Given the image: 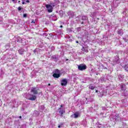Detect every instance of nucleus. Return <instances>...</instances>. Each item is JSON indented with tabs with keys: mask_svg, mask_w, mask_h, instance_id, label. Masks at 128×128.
<instances>
[{
	"mask_svg": "<svg viewBox=\"0 0 128 128\" xmlns=\"http://www.w3.org/2000/svg\"><path fill=\"white\" fill-rule=\"evenodd\" d=\"M54 72L52 76L54 78H58L60 77V71L58 69L54 70Z\"/></svg>",
	"mask_w": 128,
	"mask_h": 128,
	"instance_id": "nucleus-1",
	"label": "nucleus"
},
{
	"mask_svg": "<svg viewBox=\"0 0 128 128\" xmlns=\"http://www.w3.org/2000/svg\"><path fill=\"white\" fill-rule=\"evenodd\" d=\"M58 128H60V126L59 125V126H58Z\"/></svg>",
	"mask_w": 128,
	"mask_h": 128,
	"instance_id": "nucleus-38",
	"label": "nucleus"
},
{
	"mask_svg": "<svg viewBox=\"0 0 128 128\" xmlns=\"http://www.w3.org/2000/svg\"><path fill=\"white\" fill-rule=\"evenodd\" d=\"M36 50H34V54H36Z\"/></svg>",
	"mask_w": 128,
	"mask_h": 128,
	"instance_id": "nucleus-31",
	"label": "nucleus"
},
{
	"mask_svg": "<svg viewBox=\"0 0 128 128\" xmlns=\"http://www.w3.org/2000/svg\"><path fill=\"white\" fill-rule=\"evenodd\" d=\"M46 6L47 8V10H48V12H52V10H53L52 6L51 5H50V4H46Z\"/></svg>",
	"mask_w": 128,
	"mask_h": 128,
	"instance_id": "nucleus-6",
	"label": "nucleus"
},
{
	"mask_svg": "<svg viewBox=\"0 0 128 128\" xmlns=\"http://www.w3.org/2000/svg\"><path fill=\"white\" fill-rule=\"evenodd\" d=\"M96 92H98V90H96Z\"/></svg>",
	"mask_w": 128,
	"mask_h": 128,
	"instance_id": "nucleus-40",
	"label": "nucleus"
},
{
	"mask_svg": "<svg viewBox=\"0 0 128 128\" xmlns=\"http://www.w3.org/2000/svg\"><path fill=\"white\" fill-rule=\"evenodd\" d=\"M60 28H62V26H60Z\"/></svg>",
	"mask_w": 128,
	"mask_h": 128,
	"instance_id": "nucleus-39",
	"label": "nucleus"
},
{
	"mask_svg": "<svg viewBox=\"0 0 128 128\" xmlns=\"http://www.w3.org/2000/svg\"><path fill=\"white\" fill-rule=\"evenodd\" d=\"M94 86H89V88L90 89V90H94Z\"/></svg>",
	"mask_w": 128,
	"mask_h": 128,
	"instance_id": "nucleus-24",
	"label": "nucleus"
},
{
	"mask_svg": "<svg viewBox=\"0 0 128 128\" xmlns=\"http://www.w3.org/2000/svg\"><path fill=\"white\" fill-rule=\"evenodd\" d=\"M98 96H100V98H102V96H104V94L102 93H98Z\"/></svg>",
	"mask_w": 128,
	"mask_h": 128,
	"instance_id": "nucleus-23",
	"label": "nucleus"
},
{
	"mask_svg": "<svg viewBox=\"0 0 128 128\" xmlns=\"http://www.w3.org/2000/svg\"><path fill=\"white\" fill-rule=\"evenodd\" d=\"M36 96L34 94H29L27 96V99H28L29 100H36Z\"/></svg>",
	"mask_w": 128,
	"mask_h": 128,
	"instance_id": "nucleus-3",
	"label": "nucleus"
},
{
	"mask_svg": "<svg viewBox=\"0 0 128 128\" xmlns=\"http://www.w3.org/2000/svg\"><path fill=\"white\" fill-rule=\"evenodd\" d=\"M78 69L79 70H86V66L80 64L78 66Z\"/></svg>",
	"mask_w": 128,
	"mask_h": 128,
	"instance_id": "nucleus-4",
	"label": "nucleus"
},
{
	"mask_svg": "<svg viewBox=\"0 0 128 128\" xmlns=\"http://www.w3.org/2000/svg\"><path fill=\"white\" fill-rule=\"evenodd\" d=\"M123 40H124V42H128V40H126V38H123Z\"/></svg>",
	"mask_w": 128,
	"mask_h": 128,
	"instance_id": "nucleus-29",
	"label": "nucleus"
},
{
	"mask_svg": "<svg viewBox=\"0 0 128 128\" xmlns=\"http://www.w3.org/2000/svg\"><path fill=\"white\" fill-rule=\"evenodd\" d=\"M0 22H2V20H0Z\"/></svg>",
	"mask_w": 128,
	"mask_h": 128,
	"instance_id": "nucleus-41",
	"label": "nucleus"
},
{
	"mask_svg": "<svg viewBox=\"0 0 128 128\" xmlns=\"http://www.w3.org/2000/svg\"><path fill=\"white\" fill-rule=\"evenodd\" d=\"M60 82H61V85L62 86H66L68 84V79L64 78L60 80Z\"/></svg>",
	"mask_w": 128,
	"mask_h": 128,
	"instance_id": "nucleus-5",
	"label": "nucleus"
},
{
	"mask_svg": "<svg viewBox=\"0 0 128 128\" xmlns=\"http://www.w3.org/2000/svg\"><path fill=\"white\" fill-rule=\"evenodd\" d=\"M26 2H30V1L28 0H23L22 4H26Z\"/></svg>",
	"mask_w": 128,
	"mask_h": 128,
	"instance_id": "nucleus-19",
	"label": "nucleus"
},
{
	"mask_svg": "<svg viewBox=\"0 0 128 128\" xmlns=\"http://www.w3.org/2000/svg\"><path fill=\"white\" fill-rule=\"evenodd\" d=\"M118 80H124V75H122L120 74L118 76Z\"/></svg>",
	"mask_w": 128,
	"mask_h": 128,
	"instance_id": "nucleus-13",
	"label": "nucleus"
},
{
	"mask_svg": "<svg viewBox=\"0 0 128 128\" xmlns=\"http://www.w3.org/2000/svg\"><path fill=\"white\" fill-rule=\"evenodd\" d=\"M82 50L83 52H88V50L87 48H85L84 47H83L82 48Z\"/></svg>",
	"mask_w": 128,
	"mask_h": 128,
	"instance_id": "nucleus-17",
	"label": "nucleus"
},
{
	"mask_svg": "<svg viewBox=\"0 0 128 128\" xmlns=\"http://www.w3.org/2000/svg\"><path fill=\"white\" fill-rule=\"evenodd\" d=\"M48 86H50V84H48Z\"/></svg>",
	"mask_w": 128,
	"mask_h": 128,
	"instance_id": "nucleus-35",
	"label": "nucleus"
},
{
	"mask_svg": "<svg viewBox=\"0 0 128 128\" xmlns=\"http://www.w3.org/2000/svg\"><path fill=\"white\" fill-rule=\"evenodd\" d=\"M32 24H35L36 23V21H34V20H32L31 22Z\"/></svg>",
	"mask_w": 128,
	"mask_h": 128,
	"instance_id": "nucleus-28",
	"label": "nucleus"
},
{
	"mask_svg": "<svg viewBox=\"0 0 128 128\" xmlns=\"http://www.w3.org/2000/svg\"><path fill=\"white\" fill-rule=\"evenodd\" d=\"M40 110H44V106H41L39 107Z\"/></svg>",
	"mask_w": 128,
	"mask_h": 128,
	"instance_id": "nucleus-22",
	"label": "nucleus"
},
{
	"mask_svg": "<svg viewBox=\"0 0 128 128\" xmlns=\"http://www.w3.org/2000/svg\"><path fill=\"white\" fill-rule=\"evenodd\" d=\"M118 34H120V36H122L124 34V30H122V29L118 30Z\"/></svg>",
	"mask_w": 128,
	"mask_h": 128,
	"instance_id": "nucleus-10",
	"label": "nucleus"
},
{
	"mask_svg": "<svg viewBox=\"0 0 128 128\" xmlns=\"http://www.w3.org/2000/svg\"><path fill=\"white\" fill-rule=\"evenodd\" d=\"M27 16H28V15H27L26 14H23V16H24V18H26Z\"/></svg>",
	"mask_w": 128,
	"mask_h": 128,
	"instance_id": "nucleus-27",
	"label": "nucleus"
},
{
	"mask_svg": "<svg viewBox=\"0 0 128 128\" xmlns=\"http://www.w3.org/2000/svg\"><path fill=\"white\" fill-rule=\"evenodd\" d=\"M19 118H22V116H20Z\"/></svg>",
	"mask_w": 128,
	"mask_h": 128,
	"instance_id": "nucleus-37",
	"label": "nucleus"
},
{
	"mask_svg": "<svg viewBox=\"0 0 128 128\" xmlns=\"http://www.w3.org/2000/svg\"><path fill=\"white\" fill-rule=\"evenodd\" d=\"M58 110L60 114L61 118H62V114L66 113V110L64 109H62V108H59Z\"/></svg>",
	"mask_w": 128,
	"mask_h": 128,
	"instance_id": "nucleus-7",
	"label": "nucleus"
},
{
	"mask_svg": "<svg viewBox=\"0 0 128 128\" xmlns=\"http://www.w3.org/2000/svg\"><path fill=\"white\" fill-rule=\"evenodd\" d=\"M68 16H70V18H74V12H72V11H69L68 12Z\"/></svg>",
	"mask_w": 128,
	"mask_h": 128,
	"instance_id": "nucleus-9",
	"label": "nucleus"
},
{
	"mask_svg": "<svg viewBox=\"0 0 128 128\" xmlns=\"http://www.w3.org/2000/svg\"><path fill=\"white\" fill-rule=\"evenodd\" d=\"M60 108H62V104L60 105Z\"/></svg>",
	"mask_w": 128,
	"mask_h": 128,
	"instance_id": "nucleus-32",
	"label": "nucleus"
},
{
	"mask_svg": "<svg viewBox=\"0 0 128 128\" xmlns=\"http://www.w3.org/2000/svg\"><path fill=\"white\" fill-rule=\"evenodd\" d=\"M52 58L54 60V62H58V56H52Z\"/></svg>",
	"mask_w": 128,
	"mask_h": 128,
	"instance_id": "nucleus-14",
	"label": "nucleus"
},
{
	"mask_svg": "<svg viewBox=\"0 0 128 128\" xmlns=\"http://www.w3.org/2000/svg\"><path fill=\"white\" fill-rule=\"evenodd\" d=\"M18 10H22V6H19L18 8Z\"/></svg>",
	"mask_w": 128,
	"mask_h": 128,
	"instance_id": "nucleus-26",
	"label": "nucleus"
},
{
	"mask_svg": "<svg viewBox=\"0 0 128 128\" xmlns=\"http://www.w3.org/2000/svg\"><path fill=\"white\" fill-rule=\"evenodd\" d=\"M125 52L126 54H128V48L125 50Z\"/></svg>",
	"mask_w": 128,
	"mask_h": 128,
	"instance_id": "nucleus-25",
	"label": "nucleus"
},
{
	"mask_svg": "<svg viewBox=\"0 0 128 128\" xmlns=\"http://www.w3.org/2000/svg\"><path fill=\"white\" fill-rule=\"evenodd\" d=\"M81 24H84V22H81Z\"/></svg>",
	"mask_w": 128,
	"mask_h": 128,
	"instance_id": "nucleus-34",
	"label": "nucleus"
},
{
	"mask_svg": "<svg viewBox=\"0 0 128 128\" xmlns=\"http://www.w3.org/2000/svg\"><path fill=\"white\" fill-rule=\"evenodd\" d=\"M59 14L61 18L62 16H64V12L62 10L59 12Z\"/></svg>",
	"mask_w": 128,
	"mask_h": 128,
	"instance_id": "nucleus-20",
	"label": "nucleus"
},
{
	"mask_svg": "<svg viewBox=\"0 0 128 128\" xmlns=\"http://www.w3.org/2000/svg\"><path fill=\"white\" fill-rule=\"evenodd\" d=\"M79 116H80V114L78 112H76L74 114V118H78Z\"/></svg>",
	"mask_w": 128,
	"mask_h": 128,
	"instance_id": "nucleus-16",
	"label": "nucleus"
},
{
	"mask_svg": "<svg viewBox=\"0 0 128 128\" xmlns=\"http://www.w3.org/2000/svg\"><path fill=\"white\" fill-rule=\"evenodd\" d=\"M110 120L116 124V122H122V118L119 115H116L114 118H110Z\"/></svg>",
	"mask_w": 128,
	"mask_h": 128,
	"instance_id": "nucleus-2",
	"label": "nucleus"
},
{
	"mask_svg": "<svg viewBox=\"0 0 128 128\" xmlns=\"http://www.w3.org/2000/svg\"><path fill=\"white\" fill-rule=\"evenodd\" d=\"M88 20V17L86 16H82V20Z\"/></svg>",
	"mask_w": 128,
	"mask_h": 128,
	"instance_id": "nucleus-18",
	"label": "nucleus"
},
{
	"mask_svg": "<svg viewBox=\"0 0 128 128\" xmlns=\"http://www.w3.org/2000/svg\"><path fill=\"white\" fill-rule=\"evenodd\" d=\"M24 52H26V51L24 49H20L18 50V52H19L20 54H24Z\"/></svg>",
	"mask_w": 128,
	"mask_h": 128,
	"instance_id": "nucleus-12",
	"label": "nucleus"
},
{
	"mask_svg": "<svg viewBox=\"0 0 128 128\" xmlns=\"http://www.w3.org/2000/svg\"><path fill=\"white\" fill-rule=\"evenodd\" d=\"M124 69L126 72H128V64L125 65V66H124Z\"/></svg>",
	"mask_w": 128,
	"mask_h": 128,
	"instance_id": "nucleus-21",
	"label": "nucleus"
},
{
	"mask_svg": "<svg viewBox=\"0 0 128 128\" xmlns=\"http://www.w3.org/2000/svg\"><path fill=\"white\" fill-rule=\"evenodd\" d=\"M96 16V12H92L91 13L90 16L91 18H94Z\"/></svg>",
	"mask_w": 128,
	"mask_h": 128,
	"instance_id": "nucleus-15",
	"label": "nucleus"
},
{
	"mask_svg": "<svg viewBox=\"0 0 128 128\" xmlns=\"http://www.w3.org/2000/svg\"><path fill=\"white\" fill-rule=\"evenodd\" d=\"M76 44H78V41H76Z\"/></svg>",
	"mask_w": 128,
	"mask_h": 128,
	"instance_id": "nucleus-36",
	"label": "nucleus"
},
{
	"mask_svg": "<svg viewBox=\"0 0 128 128\" xmlns=\"http://www.w3.org/2000/svg\"><path fill=\"white\" fill-rule=\"evenodd\" d=\"M0 106H1V105H0Z\"/></svg>",
	"mask_w": 128,
	"mask_h": 128,
	"instance_id": "nucleus-42",
	"label": "nucleus"
},
{
	"mask_svg": "<svg viewBox=\"0 0 128 128\" xmlns=\"http://www.w3.org/2000/svg\"><path fill=\"white\" fill-rule=\"evenodd\" d=\"M31 92H32V94H38V90L36 88H32L31 89Z\"/></svg>",
	"mask_w": 128,
	"mask_h": 128,
	"instance_id": "nucleus-8",
	"label": "nucleus"
},
{
	"mask_svg": "<svg viewBox=\"0 0 128 128\" xmlns=\"http://www.w3.org/2000/svg\"><path fill=\"white\" fill-rule=\"evenodd\" d=\"M12 2H18V0H12Z\"/></svg>",
	"mask_w": 128,
	"mask_h": 128,
	"instance_id": "nucleus-30",
	"label": "nucleus"
},
{
	"mask_svg": "<svg viewBox=\"0 0 128 128\" xmlns=\"http://www.w3.org/2000/svg\"><path fill=\"white\" fill-rule=\"evenodd\" d=\"M6 48H10V46H6Z\"/></svg>",
	"mask_w": 128,
	"mask_h": 128,
	"instance_id": "nucleus-33",
	"label": "nucleus"
},
{
	"mask_svg": "<svg viewBox=\"0 0 128 128\" xmlns=\"http://www.w3.org/2000/svg\"><path fill=\"white\" fill-rule=\"evenodd\" d=\"M120 88L122 90H126V85L124 84H120Z\"/></svg>",
	"mask_w": 128,
	"mask_h": 128,
	"instance_id": "nucleus-11",
	"label": "nucleus"
}]
</instances>
